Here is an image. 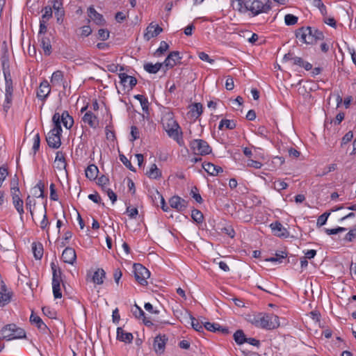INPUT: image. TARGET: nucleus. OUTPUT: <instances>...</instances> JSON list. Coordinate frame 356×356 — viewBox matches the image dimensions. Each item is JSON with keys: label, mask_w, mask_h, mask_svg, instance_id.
<instances>
[{"label": "nucleus", "mask_w": 356, "mask_h": 356, "mask_svg": "<svg viewBox=\"0 0 356 356\" xmlns=\"http://www.w3.org/2000/svg\"><path fill=\"white\" fill-rule=\"evenodd\" d=\"M237 2L235 10L241 13H249L252 17L261 13H268L272 9V2L268 0L264 3L261 0H236Z\"/></svg>", "instance_id": "1"}, {"label": "nucleus", "mask_w": 356, "mask_h": 356, "mask_svg": "<svg viewBox=\"0 0 356 356\" xmlns=\"http://www.w3.org/2000/svg\"><path fill=\"white\" fill-rule=\"evenodd\" d=\"M251 323L256 327L274 330L280 326L279 317L273 314H260L251 320Z\"/></svg>", "instance_id": "2"}, {"label": "nucleus", "mask_w": 356, "mask_h": 356, "mask_svg": "<svg viewBox=\"0 0 356 356\" xmlns=\"http://www.w3.org/2000/svg\"><path fill=\"white\" fill-rule=\"evenodd\" d=\"M59 113H55L52 117L54 128L50 130L46 137V140L49 147L58 149L61 145L62 127L58 124Z\"/></svg>", "instance_id": "3"}, {"label": "nucleus", "mask_w": 356, "mask_h": 356, "mask_svg": "<svg viewBox=\"0 0 356 356\" xmlns=\"http://www.w3.org/2000/svg\"><path fill=\"white\" fill-rule=\"evenodd\" d=\"M163 127L168 136L177 142L179 145L184 143L182 132L179 131L180 127L172 117H169L164 120L163 122Z\"/></svg>", "instance_id": "4"}, {"label": "nucleus", "mask_w": 356, "mask_h": 356, "mask_svg": "<svg viewBox=\"0 0 356 356\" xmlns=\"http://www.w3.org/2000/svg\"><path fill=\"white\" fill-rule=\"evenodd\" d=\"M3 339L8 341L26 338V332L24 329L17 327L15 324H8L1 330Z\"/></svg>", "instance_id": "5"}, {"label": "nucleus", "mask_w": 356, "mask_h": 356, "mask_svg": "<svg viewBox=\"0 0 356 356\" xmlns=\"http://www.w3.org/2000/svg\"><path fill=\"white\" fill-rule=\"evenodd\" d=\"M190 147L196 155H207L211 152V147L208 143L202 139H194L190 143Z\"/></svg>", "instance_id": "6"}, {"label": "nucleus", "mask_w": 356, "mask_h": 356, "mask_svg": "<svg viewBox=\"0 0 356 356\" xmlns=\"http://www.w3.org/2000/svg\"><path fill=\"white\" fill-rule=\"evenodd\" d=\"M313 27L302 26L296 31V37L302 44H312L314 43Z\"/></svg>", "instance_id": "7"}, {"label": "nucleus", "mask_w": 356, "mask_h": 356, "mask_svg": "<svg viewBox=\"0 0 356 356\" xmlns=\"http://www.w3.org/2000/svg\"><path fill=\"white\" fill-rule=\"evenodd\" d=\"M133 268L134 277L138 283L143 286L147 285V279L150 276L149 270L140 264H134Z\"/></svg>", "instance_id": "8"}, {"label": "nucleus", "mask_w": 356, "mask_h": 356, "mask_svg": "<svg viewBox=\"0 0 356 356\" xmlns=\"http://www.w3.org/2000/svg\"><path fill=\"white\" fill-rule=\"evenodd\" d=\"M168 338L165 334L157 335L153 342V348L157 355H162L165 352V345Z\"/></svg>", "instance_id": "9"}, {"label": "nucleus", "mask_w": 356, "mask_h": 356, "mask_svg": "<svg viewBox=\"0 0 356 356\" xmlns=\"http://www.w3.org/2000/svg\"><path fill=\"white\" fill-rule=\"evenodd\" d=\"M51 92V87L47 80H43L37 90L36 96L44 104Z\"/></svg>", "instance_id": "10"}, {"label": "nucleus", "mask_w": 356, "mask_h": 356, "mask_svg": "<svg viewBox=\"0 0 356 356\" xmlns=\"http://www.w3.org/2000/svg\"><path fill=\"white\" fill-rule=\"evenodd\" d=\"M11 192L14 207L20 215L21 218H22V215L24 211L23 208V200L19 197V189L18 187H14L11 188Z\"/></svg>", "instance_id": "11"}, {"label": "nucleus", "mask_w": 356, "mask_h": 356, "mask_svg": "<svg viewBox=\"0 0 356 356\" xmlns=\"http://www.w3.org/2000/svg\"><path fill=\"white\" fill-rule=\"evenodd\" d=\"M13 292L10 291L3 281H1L0 286V307L7 305L12 299Z\"/></svg>", "instance_id": "12"}, {"label": "nucleus", "mask_w": 356, "mask_h": 356, "mask_svg": "<svg viewBox=\"0 0 356 356\" xmlns=\"http://www.w3.org/2000/svg\"><path fill=\"white\" fill-rule=\"evenodd\" d=\"M182 57L178 51H171L165 59L163 64L167 68H172L174 66L180 63Z\"/></svg>", "instance_id": "13"}, {"label": "nucleus", "mask_w": 356, "mask_h": 356, "mask_svg": "<svg viewBox=\"0 0 356 356\" xmlns=\"http://www.w3.org/2000/svg\"><path fill=\"white\" fill-rule=\"evenodd\" d=\"M270 227L274 235L277 237L286 238L289 236L288 230L278 221L271 223Z\"/></svg>", "instance_id": "14"}, {"label": "nucleus", "mask_w": 356, "mask_h": 356, "mask_svg": "<svg viewBox=\"0 0 356 356\" xmlns=\"http://www.w3.org/2000/svg\"><path fill=\"white\" fill-rule=\"evenodd\" d=\"M170 205L172 208L175 209L178 211H183L188 205V202L179 196L175 195L169 200Z\"/></svg>", "instance_id": "15"}, {"label": "nucleus", "mask_w": 356, "mask_h": 356, "mask_svg": "<svg viewBox=\"0 0 356 356\" xmlns=\"http://www.w3.org/2000/svg\"><path fill=\"white\" fill-rule=\"evenodd\" d=\"M62 259L65 263L73 264L76 259V254L74 249L67 247L62 253Z\"/></svg>", "instance_id": "16"}, {"label": "nucleus", "mask_w": 356, "mask_h": 356, "mask_svg": "<svg viewBox=\"0 0 356 356\" xmlns=\"http://www.w3.org/2000/svg\"><path fill=\"white\" fill-rule=\"evenodd\" d=\"M58 122L60 126L62 123L66 129H70L73 126L74 120L67 111H64L62 114L59 113Z\"/></svg>", "instance_id": "17"}, {"label": "nucleus", "mask_w": 356, "mask_h": 356, "mask_svg": "<svg viewBox=\"0 0 356 356\" xmlns=\"http://www.w3.org/2000/svg\"><path fill=\"white\" fill-rule=\"evenodd\" d=\"M131 312L136 318H142L143 323L146 326L151 327L154 325L153 323L148 318H147L145 316V312H143V310L137 305H134V309H132Z\"/></svg>", "instance_id": "18"}, {"label": "nucleus", "mask_w": 356, "mask_h": 356, "mask_svg": "<svg viewBox=\"0 0 356 356\" xmlns=\"http://www.w3.org/2000/svg\"><path fill=\"white\" fill-rule=\"evenodd\" d=\"M119 78L120 79V83L123 85L124 87L129 86L130 89H132L137 84V79L132 76H129L125 73H120Z\"/></svg>", "instance_id": "19"}, {"label": "nucleus", "mask_w": 356, "mask_h": 356, "mask_svg": "<svg viewBox=\"0 0 356 356\" xmlns=\"http://www.w3.org/2000/svg\"><path fill=\"white\" fill-rule=\"evenodd\" d=\"M82 120L84 123L88 124L92 128L95 129L99 125L98 118L91 111L86 112Z\"/></svg>", "instance_id": "20"}, {"label": "nucleus", "mask_w": 356, "mask_h": 356, "mask_svg": "<svg viewBox=\"0 0 356 356\" xmlns=\"http://www.w3.org/2000/svg\"><path fill=\"white\" fill-rule=\"evenodd\" d=\"M134 339L133 334L131 332L124 331L122 327L117 328V339L127 343L132 342Z\"/></svg>", "instance_id": "21"}, {"label": "nucleus", "mask_w": 356, "mask_h": 356, "mask_svg": "<svg viewBox=\"0 0 356 356\" xmlns=\"http://www.w3.org/2000/svg\"><path fill=\"white\" fill-rule=\"evenodd\" d=\"M89 17L98 25H103L104 24V19L100 13H97L96 10L90 6L88 9Z\"/></svg>", "instance_id": "22"}, {"label": "nucleus", "mask_w": 356, "mask_h": 356, "mask_svg": "<svg viewBox=\"0 0 356 356\" xmlns=\"http://www.w3.org/2000/svg\"><path fill=\"white\" fill-rule=\"evenodd\" d=\"M163 31V29L160 27L159 25H152L150 24L147 27V33H145V37L147 38V40H149L152 38L156 37Z\"/></svg>", "instance_id": "23"}, {"label": "nucleus", "mask_w": 356, "mask_h": 356, "mask_svg": "<svg viewBox=\"0 0 356 356\" xmlns=\"http://www.w3.org/2000/svg\"><path fill=\"white\" fill-rule=\"evenodd\" d=\"M3 75L5 79V93H8V95L10 93L13 94V86L10 71L8 70H3Z\"/></svg>", "instance_id": "24"}, {"label": "nucleus", "mask_w": 356, "mask_h": 356, "mask_svg": "<svg viewBox=\"0 0 356 356\" xmlns=\"http://www.w3.org/2000/svg\"><path fill=\"white\" fill-rule=\"evenodd\" d=\"M106 273L102 268H98L94 273L90 281L97 284H102L104 282Z\"/></svg>", "instance_id": "25"}, {"label": "nucleus", "mask_w": 356, "mask_h": 356, "mask_svg": "<svg viewBox=\"0 0 356 356\" xmlns=\"http://www.w3.org/2000/svg\"><path fill=\"white\" fill-rule=\"evenodd\" d=\"M52 270V283L60 284L62 280V271L60 268L57 267L54 263L51 264Z\"/></svg>", "instance_id": "26"}, {"label": "nucleus", "mask_w": 356, "mask_h": 356, "mask_svg": "<svg viewBox=\"0 0 356 356\" xmlns=\"http://www.w3.org/2000/svg\"><path fill=\"white\" fill-rule=\"evenodd\" d=\"M86 177L90 180H95L99 172L98 168L95 164L89 165L85 170Z\"/></svg>", "instance_id": "27"}, {"label": "nucleus", "mask_w": 356, "mask_h": 356, "mask_svg": "<svg viewBox=\"0 0 356 356\" xmlns=\"http://www.w3.org/2000/svg\"><path fill=\"white\" fill-rule=\"evenodd\" d=\"M56 167L58 170H64L66 168V162L65 154L63 152L58 151L56 152L55 158Z\"/></svg>", "instance_id": "28"}, {"label": "nucleus", "mask_w": 356, "mask_h": 356, "mask_svg": "<svg viewBox=\"0 0 356 356\" xmlns=\"http://www.w3.org/2000/svg\"><path fill=\"white\" fill-rule=\"evenodd\" d=\"M30 322L32 324L35 325L37 327L42 331H45L48 329L47 326L44 323L41 318L33 313H32L30 316Z\"/></svg>", "instance_id": "29"}, {"label": "nucleus", "mask_w": 356, "mask_h": 356, "mask_svg": "<svg viewBox=\"0 0 356 356\" xmlns=\"http://www.w3.org/2000/svg\"><path fill=\"white\" fill-rule=\"evenodd\" d=\"M41 47L46 56H49L51 54V44L50 39L44 35L41 36L40 39Z\"/></svg>", "instance_id": "30"}, {"label": "nucleus", "mask_w": 356, "mask_h": 356, "mask_svg": "<svg viewBox=\"0 0 356 356\" xmlns=\"http://www.w3.org/2000/svg\"><path fill=\"white\" fill-rule=\"evenodd\" d=\"M203 112V106L201 103H194L191 106L190 113L192 118H198Z\"/></svg>", "instance_id": "31"}, {"label": "nucleus", "mask_w": 356, "mask_h": 356, "mask_svg": "<svg viewBox=\"0 0 356 356\" xmlns=\"http://www.w3.org/2000/svg\"><path fill=\"white\" fill-rule=\"evenodd\" d=\"M63 81V72L60 70L54 72L51 77V83L53 86H60Z\"/></svg>", "instance_id": "32"}, {"label": "nucleus", "mask_w": 356, "mask_h": 356, "mask_svg": "<svg viewBox=\"0 0 356 356\" xmlns=\"http://www.w3.org/2000/svg\"><path fill=\"white\" fill-rule=\"evenodd\" d=\"M146 175L150 179H159L161 177V171L157 168V165L154 163L151 165L149 170L147 171Z\"/></svg>", "instance_id": "33"}, {"label": "nucleus", "mask_w": 356, "mask_h": 356, "mask_svg": "<svg viewBox=\"0 0 356 356\" xmlns=\"http://www.w3.org/2000/svg\"><path fill=\"white\" fill-rule=\"evenodd\" d=\"M224 127L227 129H234L236 127V123L234 120H227V119H222L218 125V129L222 130Z\"/></svg>", "instance_id": "34"}, {"label": "nucleus", "mask_w": 356, "mask_h": 356, "mask_svg": "<svg viewBox=\"0 0 356 356\" xmlns=\"http://www.w3.org/2000/svg\"><path fill=\"white\" fill-rule=\"evenodd\" d=\"M233 337L235 342L238 345H242L247 341V337L242 330H236Z\"/></svg>", "instance_id": "35"}, {"label": "nucleus", "mask_w": 356, "mask_h": 356, "mask_svg": "<svg viewBox=\"0 0 356 356\" xmlns=\"http://www.w3.org/2000/svg\"><path fill=\"white\" fill-rule=\"evenodd\" d=\"M134 98L140 102L143 111L148 113L149 102L148 99L142 95H136Z\"/></svg>", "instance_id": "36"}, {"label": "nucleus", "mask_w": 356, "mask_h": 356, "mask_svg": "<svg viewBox=\"0 0 356 356\" xmlns=\"http://www.w3.org/2000/svg\"><path fill=\"white\" fill-rule=\"evenodd\" d=\"M191 218L194 222L200 224L203 221L204 216L200 210L193 209L191 211Z\"/></svg>", "instance_id": "37"}, {"label": "nucleus", "mask_w": 356, "mask_h": 356, "mask_svg": "<svg viewBox=\"0 0 356 356\" xmlns=\"http://www.w3.org/2000/svg\"><path fill=\"white\" fill-rule=\"evenodd\" d=\"M42 12L43 14L40 21L47 22L52 17V8L50 6H45Z\"/></svg>", "instance_id": "38"}, {"label": "nucleus", "mask_w": 356, "mask_h": 356, "mask_svg": "<svg viewBox=\"0 0 356 356\" xmlns=\"http://www.w3.org/2000/svg\"><path fill=\"white\" fill-rule=\"evenodd\" d=\"M49 225H50V222H49V220L47 219V207L44 205V206L43 218H42V220H41V222L40 223V227L43 230L47 229V232L48 233Z\"/></svg>", "instance_id": "39"}, {"label": "nucleus", "mask_w": 356, "mask_h": 356, "mask_svg": "<svg viewBox=\"0 0 356 356\" xmlns=\"http://www.w3.org/2000/svg\"><path fill=\"white\" fill-rule=\"evenodd\" d=\"M32 249L35 259H40L43 255L42 245L41 244H39V245L37 246L35 244H33Z\"/></svg>", "instance_id": "40"}, {"label": "nucleus", "mask_w": 356, "mask_h": 356, "mask_svg": "<svg viewBox=\"0 0 356 356\" xmlns=\"http://www.w3.org/2000/svg\"><path fill=\"white\" fill-rule=\"evenodd\" d=\"M288 184L284 181L283 180L278 179L277 181H275L273 184L272 188H273L275 190L277 191L278 192H280L282 190H284L287 188Z\"/></svg>", "instance_id": "41"}, {"label": "nucleus", "mask_w": 356, "mask_h": 356, "mask_svg": "<svg viewBox=\"0 0 356 356\" xmlns=\"http://www.w3.org/2000/svg\"><path fill=\"white\" fill-rule=\"evenodd\" d=\"M203 169L210 175L216 176V172H214L215 165L211 163H202Z\"/></svg>", "instance_id": "42"}, {"label": "nucleus", "mask_w": 356, "mask_h": 356, "mask_svg": "<svg viewBox=\"0 0 356 356\" xmlns=\"http://www.w3.org/2000/svg\"><path fill=\"white\" fill-rule=\"evenodd\" d=\"M204 327L208 331L213 332H217L220 328V325L218 323L206 322L204 323Z\"/></svg>", "instance_id": "43"}, {"label": "nucleus", "mask_w": 356, "mask_h": 356, "mask_svg": "<svg viewBox=\"0 0 356 356\" xmlns=\"http://www.w3.org/2000/svg\"><path fill=\"white\" fill-rule=\"evenodd\" d=\"M298 17L292 14H287L284 17V22L287 26H292L296 24L298 22Z\"/></svg>", "instance_id": "44"}, {"label": "nucleus", "mask_w": 356, "mask_h": 356, "mask_svg": "<svg viewBox=\"0 0 356 356\" xmlns=\"http://www.w3.org/2000/svg\"><path fill=\"white\" fill-rule=\"evenodd\" d=\"M154 197L155 198H158L159 200L162 210L165 212H167L169 210V207L166 205L165 199L163 198V195L158 191H156Z\"/></svg>", "instance_id": "45"}, {"label": "nucleus", "mask_w": 356, "mask_h": 356, "mask_svg": "<svg viewBox=\"0 0 356 356\" xmlns=\"http://www.w3.org/2000/svg\"><path fill=\"white\" fill-rule=\"evenodd\" d=\"M190 318L191 320V325L194 330L201 332L204 331V325L200 324L197 320H196L192 315L190 314Z\"/></svg>", "instance_id": "46"}, {"label": "nucleus", "mask_w": 356, "mask_h": 356, "mask_svg": "<svg viewBox=\"0 0 356 356\" xmlns=\"http://www.w3.org/2000/svg\"><path fill=\"white\" fill-rule=\"evenodd\" d=\"M191 195L193 199H195V200L197 203L201 204L203 202V200L200 194L199 193V191L196 186L193 187V188L191 189Z\"/></svg>", "instance_id": "47"}, {"label": "nucleus", "mask_w": 356, "mask_h": 356, "mask_svg": "<svg viewBox=\"0 0 356 356\" xmlns=\"http://www.w3.org/2000/svg\"><path fill=\"white\" fill-rule=\"evenodd\" d=\"M330 215V212H325L323 214H321L317 219V222H316L317 227H320L324 225L326 223Z\"/></svg>", "instance_id": "48"}, {"label": "nucleus", "mask_w": 356, "mask_h": 356, "mask_svg": "<svg viewBox=\"0 0 356 356\" xmlns=\"http://www.w3.org/2000/svg\"><path fill=\"white\" fill-rule=\"evenodd\" d=\"M120 161L130 170L135 172L136 169L132 165L131 161L124 155V154H120Z\"/></svg>", "instance_id": "49"}, {"label": "nucleus", "mask_w": 356, "mask_h": 356, "mask_svg": "<svg viewBox=\"0 0 356 356\" xmlns=\"http://www.w3.org/2000/svg\"><path fill=\"white\" fill-rule=\"evenodd\" d=\"M52 289L54 298L56 299L60 298L62 297L60 284L52 283Z\"/></svg>", "instance_id": "50"}, {"label": "nucleus", "mask_w": 356, "mask_h": 356, "mask_svg": "<svg viewBox=\"0 0 356 356\" xmlns=\"http://www.w3.org/2000/svg\"><path fill=\"white\" fill-rule=\"evenodd\" d=\"M353 138V133L352 131H349L347 132L342 138L341 147H343L346 144H348L350 141L352 140Z\"/></svg>", "instance_id": "51"}, {"label": "nucleus", "mask_w": 356, "mask_h": 356, "mask_svg": "<svg viewBox=\"0 0 356 356\" xmlns=\"http://www.w3.org/2000/svg\"><path fill=\"white\" fill-rule=\"evenodd\" d=\"M40 134L38 133L35 134L33 136V151L34 152V154H36V152L38 151L40 148Z\"/></svg>", "instance_id": "52"}, {"label": "nucleus", "mask_w": 356, "mask_h": 356, "mask_svg": "<svg viewBox=\"0 0 356 356\" xmlns=\"http://www.w3.org/2000/svg\"><path fill=\"white\" fill-rule=\"evenodd\" d=\"M12 97L13 94L5 93V102L3 104V110L7 112L8 109L10 108L12 104Z\"/></svg>", "instance_id": "53"}, {"label": "nucleus", "mask_w": 356, "mask_h": 356, "mask_svg": "<svg viewBox=\"0 0 356 356\" xmlns=\"http://www.w3.org/2000/svg\"><path fill=\"white\" fill-rule=\"evenodd\" d=\"M356 238V227L351 229L345 236L344 240L351 242Z\"/></svg>", "instance_id": "54"}, {"label": "nucleus", "mask_w": 356, "mask_h": 356, "mask_svg": "<svg viewBox=\"0 0 356 356\" xmlns=\"http://www.w3.org/2000/svg\"><path fill=\"white\" fill-rule=\"evenodd\" d=\"M110 33L106 29H101L98 31V38L102 40H106L109 38Z\"/></svg>", "instance_id": "55"}, {"label": "nucleus", "mask_w": 356, "mask_h": 356, "mask_svg": "<svg viewBox=\"0 0 356 356\" xmlns=\"http://www.w3.org/2000/svg\"><path fill=\"white\" fill-rule=\"evenodd\" d=\"M313 35L314 39V43L316 42L318 40H323L324 39V34L322 31L318 30L317 29H315L313 27Z\"/></svg>", "instance_id": "56"}, {"label": "nucleus", "mask_w": 356, "mask_h": 356, "mask_svg": "<svg viewBox=\"0 0 356 356\" xmlns=\"http://www.w3.org/2000/svg\"><path fill=\"white\" fill-rule=\"evenodd\" d=\"M169 48L168 44L165 41H161L159 47L157 49L156 54L161 55L165 52Z\"/></svg>", "instance_id": "57"}, {"label": "nucleus", "mask_w": 356, "mask_h": 356, "mask_svg": "<svg viewBox=\"0 0 356 356\" xmlns=\"http://www.w3.org/2000/svg\"><path fill=\"white\" fill-rule=\"evenodd\" d=\"M346 230V228L342 227H338L334 229H325V232L328 235L337 234L339 232H343Z\"/></svg>", "instance_id": "58"}, {"label": "nucleus", "mask_w": 356, "mask_h": 356, "mask_svg": "<svg viewBox=\"0 0 356 356\" xmlns=\"http://www.w3.org/2000/svg\"><path fill=\"white\" fill-rule=\"evenodd\" d=\"M247 166L254 169H260L262 166V163L259 161L249 159L247 161Z\"/></svg>", "instance_id": "59"}, {"label": "nucleus", "mask_w": 356, "mask_h": 356, "mask_svg": "<svg viewBox=\"0 0 356 356\" xmlns=\"http://www.w3.org/2000/svg\"><path fill=\"white\" fill-rule=\"evenodd\" d=\"M222 233L227 234L230 238H234L235 236V232L232 226L225 227L221 229Z\"/></svg>", "instance_id": "60"}, {"label": "nucleus", "mask_w": 356, "mask_h": 356, "mask_svg": "<svg viewBox=\"0 0 356 356\" xmlns=\"http://www.w3.org/2000/svg\"><path fill=\"white\" fill-rule=\"evenodd\" d=\"M198 56H199L200 59H201L203 61L207 62L209 63L212 64L214 62V60L210 58L209 56L207 54H206L205 52H203V51L200 52L198 54Z\"/></svg>", "instance_id": "61"}, {"label": "nucleus", "mask_w": 356, "mask_h": 356, "mask_svg": "<svg viewBox=\"0 0 356 356\" xmlns=\"http://www.w3.org/2000/svg\"><path fill=\"white\" fill-rule=\"evenodd\" d=\"M109 183V179L105 175H102L97 179V184L102 187H104Z\"/></svg>", "instance_id": "62"}, {"label": "nucleus", "mask_w": 356, "mask_h": 356, "mask_svg": "<svg viewBox=\"0 0 356 356\" xmlns=\"http://www.w3.org/2000/svg\"><path fill=\"white\" fill-rule=\"evenodd\" d=\"M144 69L150 74H156L157 72L156 67L152 63H147L144 65Z\"/></svg>", "instance_id": "63"}, {"label": "nucleus", "mask_w": 356, "mask_h": 356, "mask_svg": "<svg viewBox=\"0 0 356 356\" xmlns=\"http://www.w3.org/2000/svg\"><path fill=\"white\" fill-rule=\"evenodd\" d=\"M127 213L130 218H136L138 214V211L137 208H131L130 207H128L127 208Z\"/></svg>", "instance_id": "64"}]
</instances>
